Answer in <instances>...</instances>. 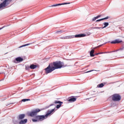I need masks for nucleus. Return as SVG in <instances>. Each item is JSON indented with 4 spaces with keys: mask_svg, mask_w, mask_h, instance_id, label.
Here are the masks:
<instances>
[{
    "mask_svg": "<svg viewBox=\"0 0 124 124\" xmlns=\"http://www.w3.org/2000/svg\"><path fill=\"white\" fill-rule=\"evenodd\" d=\"M54 103L55 104H59L57 105L56 106L57 109H59V108H61V106H62V102L60 101H55L54 102Z\"/></svg>",
    "mask_w": 124,
    "mask_h": 124,
    "instance_id": "obj_7",
    "label": "nucleus"
},
{
    "mask_svg": "<svg viewBox=\"0 0 124 124\" xmlns=\"http://www.w3.org/2000/svg\"><path fill=\"white\" fill-rule=\"evenodd\" d=\"M28 122V119H24V120H21L20 121L18 122L19 124H27Z\"/></svg>",
    "mask_w": 124,
    "mask_h": 124,
    "instance_id": "obj_12",
    "label": "nucleus"
},
{
    "mask_svg": "<svg viewBox=\"0 0 124 124\" xmlns=\"http://www.w3.org/2000/svg\"><path fill=\"white\" fill-rule=\"evenodd\" d=\"M37 67V66L36 65H34L33 64H31L30 65V68L31 69H35Z\"/></svg>",
    "mask_w": 124,
    "mask_h": 124,
    "instance_id": "obj_13",
    "label": "nucleus"
},
{
    "mask_svg": "<svg viewBox=\"0 0 124 124\" xmlns=\"http://www.w3.org/2000/svg\"><path fill=\"white\" fill-rule=\"evenodd\" d=\"M106 53H107V52H101V53H100V54H106Z\"/></svg>",
    "mask_w": 124,
    "mask_h": 124,
    "instance_id": "obj_29",
    "label": "nucleus"
},
{
    "mask_svg": "<svg viewBox=\"0 0 124 124\" xmlns=\"http://www.w3.org/2000/svg\"><path fill=\"white\" fill-rule=\"evenodd\" d=\"M62 64L61 62H53V63H50L48 66L45 69L46 74L48 73H51L52 71H54L55 69H59V68H62Z\"/></svg>",
    "mask_w": 124,
    "mask_h": 124,
    "instance_id": "obj_1",
    "label": "nucleus"
},
{
    "mask_svg": "<svg viewBox=\"0 0 124 124\" xmlns=\"http://www.w3.org/2000/svg\"><path fill=\"white\" fill-rule=\"evenodd\" d=\"M30 100H31L30 99H23L21 100V101L23 102H26V101H30Z\"/></svg>",
    "mask_w": 124,
    "mask_h": 124,
    "instance_id": "obj_21",
    "label": "nucleus"
},
{
    "mask_svg": "<svg viewBox=\"0 0 124 124\" xmlns=\"http://www.w3.org/2000/svg\"><path fill=\"white\" fill-rule=\"evenodd\" d=\"M103 25L104 27H101V29H105V28H106V27L109 26V23L108 22H105L103 23Z\"/></svg>",
    "mask_w": 124,
    "mask_h": 124,
    "instance_id": "obj_17",
    "label": "nucleus"
},
{
    "mask_svg": "<svg viewBox=\"0 0 124 124\" xmlns=\"http://www.w3.org/2000/svg\"><path fill=\"white\" fill-rule=\"evenodd\" d=\"M124 47L121 48L120 49V50H124Z\"/></svg>",
    "mask_w": 124,
    "mask_h": 124,
    "instance_id": "obj_32",
    "label": "nucleus"
},
{
    "mask_svg": "<svg viewBox=\"0 0 124 124\" xmlns=\"http://www.w3.org/2000/svg\"><path fill=\"white\" fill-rule=\"evenodd\" d=\"M112 99L113 101H119L121 100V96L118 94H114L112 96Z\"/></svg>",
    "mask_w": 124,
    "mask_h": 124,
    "instance_id": "obj_5",
    "label": "nucleus"
},
{
    "mask_svg": "<svg viewBox=\"0 0 124 124\" xmlns=\"http://www.w3.org/2000/svg\"><path fill=\"white\" fill-rule=\"evenodd\" d=\"M65 31L64 30H60L55 32V33H62L63 32H65Z\"/></svg>",
    "mask_w": 124,
    "mask_h": 124,
    "instance_id": "obj_18",
    "label": "nucleus"
},
{
    "mask_svg": "<svg viewBox=\"0 0 124 124\" xmlns=\"http://www.w3.org/2000/svg\"><path fill=\"white\" fill-rule=\"evenodd\" d=\"M98 17L100 18V17H101V15H99L98 16Z\"/></svg>",
    "mask_w": 124,
    "mask_h": 124,
    "instance_id": "obj_34",
    "label": "nucleus"
},
{
    "mask_svg": "<svg viewBox=\"0 0 124 124\" xmlns=\"http://www.w3.org/2000/svg\"><path fill=\"white\" fill-rule=\"evenodd\" d=\"M94 53V49H92L90 51V57H94V54H93Z\"/></svg>",
    "mask_w": 124,
    "mask_h": 124,
    "instance_id": "obj_16",
    "label": "nucleus"
},
{
    "mask_svg": "<svg viewBox=\"0 0 124 124\" xmlns=\"http://www.w3.org/2000/svg\"><path fill=\"white\" fill-rule=\"evenodd\" d=\"M70 3H60V4H56L50 6L51 7H54L55 6H60V5H64V4H69Z\"/></svg>",
    "mask_w": 124,
    "mask_h": 124,
    "instance_id": "obj_10",
    "label": "nucleus"
},
{
    "mask_svg": "<svg viewBox=\"0 0 124 124\" xmlns=\"http://www.w3.org/2000/svg\"><path fill=\"white\" fill-rule=\"evenodd\" d=\"M92 71H93V70H91V71H89L87 72L86 73H88L89 72H92Z\"/></svg>",
    "mask_w": 124,
    "mask_h": 124,
    "instance_id": "obj_28",
    "label": "nucleus"
},
{
    "mask_svg": "<svg viewBox=\"0 0 124 124\" xmlns=\"http://www.w3.org/2000/svg\"><path fill=\"white\" fill-rule=\"evenodd\" d=\"M104 86V84L103 83H101L97 85V88H102Z\"/></svg>",
    "mask_w": 124,
    "mask_h": 124,
    "instance_id": "obj_19",
    "label": "nucleus"
},
{
    "mask_svg": "<svg viewBox=\"0 0 124 124\" xmlns=\"http://www.w3.org/2000/svg\"><path fill=\"white\" fill-rule=\"evenodd\" d=\"M61 39H65V36L60 37Z\"/></svg>",
    "mask_w": 124,
    "mask_h": 124,
    "instance_id": "obj_25",
    "label": "nucleus"
},
{
    "mask_svg": "<svg viewBox=\"0 0 124 124\" xmlns=\"http://www.w3.org/2000/svg\"><path fill=\"white\" fill-rule=\"evenodd\" d=\"M95 18H96V19H98V18H99V17H98V16H97L95 17Z\"/></svg>",
    "mask_w": 124,
    "mask_h": 124,
    "instance_id": "obj_33",
    "label": "nucleus"
},
{
    "mask_svg": "<svg viewBox=\"0 0 124 124\" xmlns=\"http://www.w3.org/2000/svg\"><path fill=\"white\" fill-rule=\"evenodd\" d=\"M101 46H102V45H100V46H97V47H95V48H98V47H101Z\"/></svg>",
    "mask_w": 124,
    "mask_h": 124,
    "instance_id": "obj_27",
    "label": "nucleus"
},
{
    "mask_svg": "<svg viewBox=\"0 0 124 124\" xmlns=\"http://www.w3.org/2000/svg\"><path fill=\"white\" fill-rule=\"evenodd\" d=\"M93 29H101V27H93Z\"/></svg>",
    "mask_w": 124,
    "mask_h": 124,
    "instance_id": "obj_24",
    "label": "nucleus"
},
{
    "mask_svg": "<svg viewBox=\"0 0 124 124\" xmlns=\"http://www.w3.org/2000/svg\"><path fill=\"white\" fill-rule=\"evenodd\" d=\"M3 28H4V27H2V28H0V30H2V29H3Z\"/></svg>",
    "mask_w": 124,
    "mask_h": 124,
    "instance_id": "obj_31",
    "label": "nucleus"
},
{
    "mask_svg": "<svg viewBox=\"0 0 124 124\" xmlns=\"http://www.w3.org/2000/svg\"><path fill=\"white\" fill-rule=\"evenodd\" d=\"M25 114H20L18 116V120H23L25 118Z\"/></svg>",
    "mask_w": 124,
    "mask_h": 124,
    "instance_id": "obj_14",
    "label": "nucleus"
},
{
    "mask_svg": "<svg viewBox=\"0 0 124 124\" xmlns=\"http://www.w3.org/2000/svg\"><path fill=\"white\" fill-rule=\"evenodd\" d=\"M3 0L2 2L0 4V9L3 8V7H6L7 4L11 1V0Z\"/></svg>",
    "mask_w": 124,
    "mask_h": 124,
    "instance_id": "obj_4",
    "label": "nucleus"
},
{
    "mask_svg": "<svg viewBox=\"0 0 124 124\" xmlns=\"http://www.w3.org/2000/svg\"><path fill=\"white\" fill-rule=\"evenodd\" d=\"M107 19H109V17H108V16H107V17H106L105 18L97 20L96 21V22H100L101 21H103V20H107Z\"/></svg>",
    "mask_w": 124,
    "mask_h": 124,
    "instance_id": "obj_15",
    "label": "nucleus"
},
{
    "mask_svg": "<svg viewBox=\"0 0 124 124\" xmlns=\"http://www.w3.org/2000/svg\"><path fill=\"white\" fill-rule=\"evenodd\" d=\"M100 53H96V55H100Z\"/></svg>",
    "mask_w": 124,
    "mask_h": 124,
    "instance_id": "obj_30",
    "label": "nucleus"
},
{
    "mask_svg": "<svg viewBox=\"0 0 124 124\" xmlns=\"http://www.w3.org/2000/svg\"><path fill=\"white\" fill-rule=\"evenodd\" d=\"M68 101L69 102H74V101H76V98L74 97H70L68 98Z\"/></svg>",
    "mask_w": 124,
    "mask_h": 124,
    "instance_id": "obj_9",
    "label": "nucleus"
},
{
    "mask_svg": "<svg viewBox=\"0 0 124 124\" xmlns=\"http://www.w3.org/2000/svg\"><path fill=\"white\" fill-rule=\"evenodd\" d=\"M25 69L26 70H30V69H31V66H29V65L26 66Z\"/></svg>",
    "mask_w": 124,
    "mask_h": 124,
    "instance_id": "obj_22",
    "label": "nucleus"
},
{
    "mask_svg": "<svg viewBox=\"0 0 124 124\" xmlns=\"http://www.w3.org/2000/svg\"><path fill=\"white\" fill-rule=\"evenodd\" d=\"M86 36V34H79L76 35H70V36H65V39H71V38H74V37H76V38H79V37H84Z\"/></svg>",
    "mask_w": 124,
    "mask_h": 124,
    "instance_id": "obj_3",
    "label": "nucleus"
},
{
    "mask_svg": "<svg viewBox=\"0 0 124 124\" xmlns=\"http://www.w3.org/2000/svg\"><path fill=\"white\" fill-rule=\"evenodd\" d=\"M23 59L21 57H17L16 59V60L14 61V62H23Z\"/></svg>",
    "mask_w": 124,
    "mask_h": 124,
    "instance_id": "obj_8",
    "label": "nucleus"
},
{
    "mask_svg": "<svg viewBox=\"0 0 124 124\" xmlns=\"http://www.w3.org/2000/svg\"><path fill=\"white\" fill-rule=\"evenodd\" d=\"M95 20H96V18L95 17L93 18V21H95Z\"/></svg>",
    "mask_w": 124,
    "mask_h": 124,
    "instance_id": "obj_26",
    "label": "nucleus"
},
{
    "mask_svg": "<svg viewBox=\"0 0 124 124\" xmlns=\"http://www.w3.org/2000/svg\"><path fill=\"white\" fill-rule=\"evenodd\" d=\"M52 105H51L50 106H52Z\"/></svg>",
    "mask_w": 124,
    "mask_h": 124,
    "instance_id": "obj_35",
    "label": "nucleus"
},
{
    "mask_svg": "<svg viewBox=\"0 0 124 124\" xmlns=\"http://www.w3.org/2000/svg\"><path fill=\"white\" fill-rule=\"evenodd\" d=\"M55 112V109H53L51 110L48 111V113L45 115H41V116H36V119H32V122L35 123L36 122H39V121H43L45 119V117H48L49 115H51V114H53Z\"/></svg>",
    "mask_w": 124,
    "mask_h": 124,
    "instance_id": "obj_2",
    "label": "nucleus"
},
{
    "mask_svg": "<svg viewBox=\"0 0 124 124\" xmlns=\"http://www.w3.org/2000/svg\"><path fill=\"white\" fill-rule=\"evenodd\" d=\"M40 112V109H36L31 112L30 113V115L31 117H34L35 115H37V113Z\"/></svg>",
    "mask_w": 124,
    "mask_h": 124,
    "instance_id": "obj_6",
    "label": "nucleus"
},
{
    "mask_svg": "<svg viewBox=\"0 0 124 124\" xmlns=\"http://www.w3.org/2000/svg\"><path fill=\"white\" fill-rule=\"evenodd\" d=\"M29 45H31V44H27L26 45H22V46H19V48H22L23 47H26V46H29Z\"/></svg>",
    "mask_w": 124,
    "mask_h": 124,
    "instance_id": "obj_20",
    "label": "nucleus"
},
{
    "mask_svg": "<svg viewBox=\"0 0 124 124\" xmlns=\"http://www.w3.org/2000/svg\"><path fill=\"white\" fill-rule=\"evenodd\" d=\"M121 42H123L122 41H120L119 39H116L114 41H112L111 43V44H116L117 43H121Z\"/></svg>",
    "mask_w": 124,
    "mask_h": 124,
    "instance_id": "obj_11",
    "label": "nucleus"
},
{
    "mask_svg": "<svg viewBox=\"0 0 124 124\" xmlns=\"http://www.w3.org/2000/svg\"><path fill=\"white\" fill-rule=\"evenodd\" d=\"M13 123H14V124H18V122H17V121H15V120H14V121H13Z\"/></svg>",
    "mask_w": 124,
    "mask_h": 124,
    "instance_id": "obj_23",
    "label": "nucleus"
}]
</instances>
